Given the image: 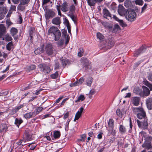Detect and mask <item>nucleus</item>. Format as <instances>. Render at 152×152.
I'll return each instance as SVG.
<instances>
[{"label":"nucleus","instance_id":"obj_1","mask_svg":"<svg viewBox=\"0 0 152 152\" xmlns=\"http://www.w3.org/2000/svg\"><path fill=\"white\" fill-rule=\"evenodd\" d=\"M133 112L137 114V117L139 119H142L145 116V112L143 109L141 107H134L132 108Z\"/></svg>","mask_w":152,"mask_h":152},{"label":"nucleus","instance_id":"obj_2","mask_svg":"<svg viewBox=\"0 0 152 152\" xmlns=\"http://www.w3.org/2000/svg\"><path fill=\"white\" fill-rule=\"evenodd\" d=\"M136 16V13L134 11L130 10L129 11L126 18L129 21L132 22L135 20Z\"/></svg>","mask_w":152,"mask_h":152},{"label":"nucleus","instance_id":"obj_3","mask_svg":"<svg viewBox=\"0 0 152 152\" xmlns=\"http://www.w3.org/2000/svg\"><path fill=\"white\" fill-rule=\"evenodd\" d=\"M144 120L143 121L141 122L139 120H137V121L139 127H141L143 129H146L148 126V123L147 122V119L146 116L144 117L143 118Z\"/></svg>","mask_w":152,"mask_h":152},{"label":"nucleus","instance_id":"obj_4","mask_svg":"<svg viewBox=\"0 0 152 152\" xmlns=\"http://www.w3.org/2000/svg\"><path fill=\"white\" fill-rule=\"evenodd\" d=\"M75 10V7L73 5H71L70 6L69 8V11L67 13V15L73 21L74 23H75L76 22V17H75L74 14H73V12Z\"/></svg>","mask_w":152,"mask_h":152},{"label":"nucleus","instance_id":"obj_5","mask_svg":"<svg viewBox=\"0 0 152 152\" xmlns=\"http://www.w3.org/2000/svg\"><path fill=\"white\" fill-rule=\"evenodd\" d=\"M75 10V7L73 5H71L70 6L69 8V11L67 13V15L73 21L74 23H75L76 22V17H75L74 14H73V12Z\"/></svg>","mask_w":152,"mask_h":152},{"label":"nucleus","instance_id":"obj_6","mask_svg":"<svg viewBox=\"0 0 152 152\" xmlns=\"http://www.w3.org/2000/svg\"><path fill=\"white\" fill-rule=\"evenodd\" d=\"M115 43V41L113 38H109L106 40L105 47L107 49L110 48L114 45Z\"/></svg>","mask_w":152,"mask_h":152},{"label":"nucleus","instance_id":"obj_7","mask_svg":"<svg viewBox=\"0 0 152 152\" xmlns=\"http://www.w3.org/2000/svg\"><path fill=\"white\" fill-rule=\"evenodd\" d=\"M143 91L140 94V96L142 97H145L149 95L150 91L149 89L145 86H142Z\"/></svg>","mask_w":152,"mask_h":152},{"label":"nucleus","instance_id":"obj_8","mask_svg":"<svg viewBox=\"0 0 152 152\" xmlns=\"http://www.w3.org/2000/svg\"><path fill=\"white\" fill-rule=\"evenodd\" d=\"M60 8L62 11L66 12L69 10L70 7L69 4L65 1L61 5H60Z\"/></svg>","mask_w":152,"mask_h":152},{"label":"nucleus","instance_id":"obj_9","mask_svg":"<svg viewBox=\"0 0 152 152\" xmlns=\"http://www.w3.org/2000/svg\"><path fill=\"white\" fill-rule=\"evenodd\" d=\"M7 10L6 8L2 6H0V19L4 18L5 15L7 13Z\"/></svg>","mask_w":152,"mask_h":152},{"label":"nucleus","instance_id":"obj_10","mask_svg":"<svg viewBox=\"0 0 152 152\" xmlns=\"http://www.w3.org/2000/svg\"><path fill=\"white\" fill-rule=\"evenodd\" d=\"M42 6L46 13L45 17L46 19V21H47V20H48V15L47 14V13L48 12V7L47 6L48 0H42ZM46 22L47 23V21H46Z\"/></svg>","mask_w":152,"mask_h":152},{"label":"nucleus","instance_id":"obj_11","mask_svg":"<svg viewBox=\"0 0 152 152\" xmlns=\"http://www.w3.org/2000/svg\"><path fill=\"white\" fill-rule=\"evenodd\" d=\"M118 12L120 15L123 16L126 14V11L122 5H119L118 7Z\"/></svg>","mask_w":152,"mask_h":152},{"label":"nucleus","instance_id":"obj_12","mask_svg":"<svg viewBox=\"0 0 152 152\" xmlns=\"http://www.w3.org/2000/svg\"><path fill=\"white\" fill-rule=\"evenodd\" d=\"M84 110V108L82 107H80L79 110L76 113L75 116L74 120V121H75L76 120H78L81 116L82 113Z\"/></svg>","mask_w":152,"mask_h":152},{"label":"nucleus","instance_id":"obj_13","mask_svg":"<svg viewBox=\"0 0 152 152\" xmlns=\"http://www.w3.org/2000/svg\"><path fill=\"white\" fill-rule=\"evenodd\" d=\"M102 14L103 17L105 18L109 19V18L111 17L110 12L106 8H104L103 9Z\"/></svg>","mask_w":152,"mask_h":152},{"label":"nucleus","instance_id":"obj_14","mask_svg":"<svg viewBox=\"0 0 152 152\" xmlns=\"http://www.w3.org/2000/svg\"><path fill=\"white\" fill-rule=\"evenodd\" d=\"M146 104L149 110L152 109V98H148L145 100Z\"/></svg>","mask_w":152,"mask_h":152},{"label":"nucleus","instance_id":"obj_15","mask_svg":"<svg viewBox=\"0 0 152 152\" xmlns=\"http://www.w3.org/2000/svg\"><path fill=\"white\" fill-rule=\"evenodd\" d=\"M61 34L60 31L58 29L55 33L53 34V39L55 41L58 40L60 38Z\"/></svg>","mask_w":152,"mask_h":152},{"label":"nucleus","instance_id":"obj_16","mask_svg":"<svg viewBox=\"0 0 152 152\" xmlns=\"http://www.w3.org/2000/svg\"><path fill=\"white\" fill-rule=\"evenodd\" d=\"M52 23L54 25H59L61 23L60 18L57 17L53 19L52 20Z\"/></svg>","mask_w":152,"mask_h":152},{"label":"nucleus","instance_id":"obj_17","mask_svg":"<svg viewBox=\"0 0 152 152\" xmlns=\"http://www.w3.org/2000/svg\"><path fill=\"white\" fill-rule=\"evenodd\" d=\"M58 29L57 27L52 26L50 27L49 30H48V34H54L57 31Z\"/></svg>","mask_w":152,"mask_h":152},{"label":"nucleus","instance_id":"obj_18","mask_svg":"<svg viewBox=\"0 0 152 152\" xmlns=\"http://www.w3.org/2000/svg\"><path fill=\"white\" fill-rule=\"evenodd\" d=\"M84 81V79L83 77L80 78L78 80L76 81L74 83L71 84L70 85L71 87L77 86L81 84Z\"/></svg>","mask_w":152,"mask_h":152},{"label":"nucleus","instance_id":"obj_19","mask_svg":"<svg viewBox=\"0 0 152 152\" xmlns=\"http://www.w3.org/2000/svg\"><path fill=\"white\" fill-rule=\"evenodd\" d=\"M8 129L7 126L5 124H1L0 125V132H6Z\"/></svg>","mask_w":152,"mask_h":152},{"label":"nucleus","instance_id":"obj_20","mask_svg":"<svg viewBox=\"0 0 152 152\" xmlns=\"http://www.w3.org/2000/svg\"><path fill=\"white\" fill-rule=\"evenodd\" d=\"M35 116V115L33 112H29L23 115V116L26 119H29Z\"/></svg>","mask_w":152,"mask_h":152},{"label":"nucleus","instance_id":"obj_21","mask_svg":"<svg viewBox=\"0 0 152 152\" xmlns=\"http://www.w3.org/2000/svg\"><path fill=\"white\" fill-rule=\"evenodd\" d=\"M38 67L41 71L44 72H46V73H48V72H47V67L46 64H40L38 65Z\"/></svg>","mask_w":152,"mask_h":152},{"label":"nucleus","instance_id":"obj_22","mask_svg":"<svg viewBox=\"0 0 152 152\" xmlns=\"http://www.w3.org/2000/svg\"><path fill=\"white\" fill-rule=\"evenodd\" d=\"M140 101V98L139 97H134L132 101V104L135 106L138 105Z\"/></svg>","mask_w":152,"mask_h":152},{"label":"nucleus","instance_id":"obj_23","mask_svg":"<svg viewBox=\"0 0 152 152\" xmlns=\"http://www.w3.org/2000/svg\"><path fill=\"white\" fill-rule=\"evenodd\" d=\"M2 39L5 40L6 41L9 42L11 41L12 39V38L8 34H7L3 36Z\"/></svg>","mask_w":152,"mask_h":152},{"label":"nucleus","instance_id":"obj_24","mask_svg":"<svg viewBox=\"0 0 152 152\" xmlns=\"http://www.w3.org/2000/svg\"><path fill=\"white\" fill-rule=\"evenodd\" d=\"M119 132L122 134H125L126 132L125 127L123 125H120L119 129Z\"/></svg>","mask_w":152,"mask_h":152},{"label":"nucleus","instance_id":"obj_25","mask_svg":"<svg viewBox=\"0 0 152 152\" xmlns=\"http://www.w3.org/2000/svg\"><path fill=\"white\" fill-rule=\"evenodd\" d=\"M145 47L143 46H142L136 51L135 53V56H137L140 54L143 53L145 51Z\"/></svg>","mask_w":152,"mask_h":152},{"label":"nucleus","instance_id":"obj_26","mask_svg":"<svg viewBox=\"0 0 152 152\" xmlns=\"http://www.w3.org/2000/svg\"><path fill=\"white\" fill-rule=\"evenodd\" d=\"M25 4H23L21 3L20 2V3L18 5L17 7V9L18 10L20 11H23L25 10L26 6Z\"/></svg>","mask_w":152,"mask_h":152},{"label":"nucleus","instance_id":"obj_27","mask_svg":"<svg viewBox=\"0 0 152 152\" xmlns=\"http://www.w3.org/2000/svg\"><path fill=\"white\" fill-rule=\"evenodd\" d=\"M6 28L3 24L0 25V37H1L3 34L5 32Z\"/></svg>","mask_w":152,"mask_h":152},{"label":"nucleus","instance_id":"obj_28","mask_svg":"<svg viewBox=\"0 0 152 152\" xmlns=\"http://www.w3.org/2000/svg\"><path fill=\"white\" fill-rule=\"evenodd\" d=\"M10 32L12 36L13 37L17 34L18 32V30L16 28L12 27L10 29Z\"/></svg>","mask_w":152,"mask_h":152},{"label":"nucleus","instance_id":"obj_29","mask_svg":"<svg viewBox=\"0 0 152 152\" xmlns=\"http://www.w3.org/2000/svg\"><path fill=\"white\" fill-rule=\"evenodd\" d=\"M43 48L41 47L40 48H38L35 50L34 51V53L36 54H38L43 53Z\"/></svg>","mask_w":152,"mask_h":152},{"label":"nucleus","instance_id":"obj_30","mask_svg":"<svg viewBox=\"0 0 152 152\" xmlns=\"http://www.w3.org/2000/svg\"><path fill=\"white\" fill-rule=\"evenodd\" d=\"M13 46V43L12 42H9L6 46L7 49L9 51L11 50Z\"/></svg>","mask_w":152,"mask_h":152},{"label":"nucleus","instance_id":"obj_31","mask_svg":"<svg viewBox=\"0 0 152 152\" xmlns=\"http://www.w3.org/2000/svg\"><path fill=\"white\" fill-rule=\"evenodd\" d=\"M53 53L52 45L50 44H48V55H51Z\"/></svg>","mask_w":152,"mask_h":152},{"label":"nucleus","instance_id":"obj_32","mask_svg":"<svg viewBox=\"0 0 152 152\" xmlns=\"http://www.w3.org/2000/svg\"><path fill=\"white\" fill-rule=\"evenodd\" d=\"M85 99L84 95L81 94L78 97L77 100L75 101V102H82Z\"/></svg>","mask_w":152,"mask_h":152},{"label":"nucleus","instance_id":"obj_33","mask_svg":"<svg viewBox=\"0 0 152 152\" xmlns=\"http://www.w3.org/2000/svg\"><path fill=\"white\" fill-rule=\"evenodd\" d=\"M132 3L129 0H126L124 2V5L126 8H129L131 5Z\"/></svg>","mask_w":152,"mask_h":152},{"label":"nucleus","instance_id":"obj_34","mask_svg":"<svg viewBox=\"0 0 152 152\" xmlns=\"http://www.w3.org/2000/svg\"><path fill=\"white\" fill-rule=\"evenodd\" d=\"M23 122V120L22 119L17 118L15 119V123L19 127V126Z\"/></svg>","mask_w":152,"mask_h":152},{"label":"nucleus","instance_id":"obj_35","mask_svg":"<svg viewBox=\"0 0 152 152\" xmlns=\"http://www.w3.org/2000/svg\"><path fill=\"white\" fill-rule=\"evenodd\" d=\"M142 147H145L147 149H149L151 147V143L148 142L144 143L142 145Z\"/></svg>","mask_w":152,"mask_h":152},{"label":"nucleus","instance_id":"obj_36","mask_svg":"<svg viewBox=\"0 0 152 152\" xmlns=\"http://www.w3.org/2000/svg\"><path fill=\"white\" fill-rule=\"evenodd\" d=\"M42 107H39L37 108L33 112L34 113L36 116L39 114L42 110Z\"/></svg>","mask_w":152,"mask_h":152},{"label":"nucleus","instance_id":"obj_37","mask_svg":"<svg viewBox=\"0 0 152 152\" xmlns=\"http://www.w3.org/2000/svg\"><path fill=\"white\" fill-rule=\"evenodd\" d=\"M120 30V28L119 25L116 24L114 26L113 31L114 33H116L118 32Z\"/></svg>","mask_w":152,"mask_h":152},{"label":"nucleus","instance_id":"obj_38","mask_svg":"<svg viewBox=\"0 0 152 152\" xmlns=\"http://www.w3.org/2000/svg\"><path fill=\"white\" fill-rule=\"evenodd\" d=\"M96 37L97 38L99 39L100 40H102L104 38V36L99 32H98L97 33Z\"/></svg>","mask_w":152,"mask_h":152},{"label":"nucleus","instance_id":"obj_39","mask_svg":"<svg viewBox=\"0 0 152 152\" xmlns=\"http://www.w3.org/2000/svg\"><path fill=\"white\" fill-rule=\"evenodd\" d=\"M55 15V13L53 11L51 10H48V18H52Z\"/></svg>","mask_w":152,"mask_h":152},{"label":"nucleus","instance_id":"obj_40","mask_svg":"<svg viewBox=\"0 0 152 152\" xmlns=\"http://www.w3.org/2000/svg\"><path fill=\"white\" fill-rule=\"evenodd\" d=\"M93 79L91 77H89L86 80L87 85L89 86H91V84L92 82Z\"/></svg>","mask_w":152,"mask_h":152},{"label":"nucleus","instance_id":"obj_41","mask_svg":"<svg viewBox=\"0 0 152 152\" xmlns=\"http://www.w3.org/2000/svg\"><path fill=\"white\" fill-rule=\"evenodd\" d=\"M86 137V135L83 134L81 135L80 138L78 139L77 141L78 142H84L85 141V139Z\"/></svg>","mask_w":152,"mask_h":152},{"label":"nucleus","instance_id":"obj_42","mask_svg":"<svg viewBox=\"0 0 152 152\" xmlns=\"http://www.w3.org/2000/svg\"><path fill=\"white\" fill-rule=\"evenodd\" d=\"M54 137L55 138H59L60 136V133L59 131L55 132L54 133Z\"/></svg>","mask_w":152,"mask_h":152},{"label":"nucleus","instance_id":"obj_43","mask_svg":"<svg viewBox=\"0 0 152 152\" xmlns=\"http://www.w3.org/2000/svg\"><path fill=\"white\" fill-rule=\"evenodd\" d=\"M135 4L136 5L142 6L143 4V1L142 0H135L134 1Z\"/></svg>","mask_w":152,"mask_h":152},{"label":"nucleus","instance_id":"obj_44","mask_svg":"<svg viewBox=\"0 0 152 152\" xmlns=\"http://www.w3.org/2000/svg\"><path fill=\"white\" fill-rule=\"evenodd\" d=\"M96 1L95 0H87V2L90 6H93L96 3Z\"/></svg>","mask_w":152,"mask_h":152},{"label":"nucleus","instance_id":"obj_45","mask_svg":"<svg viewBox=\"0 0 152 152\" xmlns=\"http://www.w3.org/2000/svg\"><path fill=\"white\" fill-rule=\"evenodd\" d=\"M144 84L150 88L151 91L152 90V84H150L147 81H145Z\"/></svg>","mask_w":152,"mask_h":152},{"label":"nucleus","instance_id":"obj_46","mask_svg":"<svg viewBox=\"0 0 152 152\" xmlns=\"http://www.w3.org/2000/svg\"><path fill=\"white\" fill-rule=\"evenodd\" d=\"M61 62L63 66H65L69 63V61L67 59L65 58L61 60Z\"/></svg>","mask_w":152,"mask_h":152},{"label":"nucleus","instance_id":"obj_47","mask_svg":"<svg viewBox=\"0 0 152 152\" xmlns=\"http://www.w3.org/2000/svg\"><path fill=\"white\" fill-rule=\"evenodd\" d=\"M116 114L119 117L122 118L123 116V113L121 112L119 109H117L116 111Z\"/></svg>","mask_w":152,"mask_h":152},{"label":"nucleus","instance_id":"obj_48","mask_svg":"<svg viewBox=\"0 0 152 152\" xmlns=\"http://www.w3.org/2000/svg\"><path fill=\"white\" fill-rule=\"evenodd\" d=\"M114 121L112 119H110L108 122V125L110 127L113 128L114 126Z\"/></svg>","mask_w":152,"mask_h":152},{"label":"nucleus","instance_id":"obj_49","mask_svg":"<svg viewBox=\"0 0 152 152\" xmlns=\"http://www.w3.org/2000/svg\"><path fill=\"white\" fill-rule=\"evenodd\" d=\"M63 23L65 25L66 27H69V26H70L69 20L67 19L66 18H65L64 19Z\"/></svg>","mask_w":152,"mask_h":152},{"label":"nucleus","instance_id":"obj_50","mask_svg":"<svg viewBox=\"0 0 152 152\" xmlns=\"http://www.w3.org/2000/svg\"><path fill=\"white\" fill-rule=\"evenodd\" d=\"M36 66L34 65H31L27 67V68L29 70H31L35 69Z\"/></svg>","mask_w":152,"mask_h":152},{"label":"nucleus","instance_id":"obj_51","mask_svg":"<svg viewBox=\"0 0 152 152\" xmlns=\"http://www.w3.org/2000/svg\"><path fill=\"white\" fill-rule=\"evenodd\" d=\"M95 93V91L94 89H91L89 93V97L90 99H91L92 97V95H93Z\"/></svg>","mask_w":152,"mask_h":152},{"label":"nucleus","instance_id":"obj_52","mask_svg":"<svg viewBox=\"0 0 152 152\" xmlns=\"http://www.w3.org/2000/svg\"><path fill=\"white\" fill-rule=\"evenodd\" d=\"M34 29L33 27L30 28L29 30V34L30 36L32 37L33 35V33L34 32Z\"/></svg>","mask_w":152,"mask_h":152},{"label":"nucleus","instance_id":"obj_53","mask_svg":"<svg viewBox=\"0 0 152 152\" xmlns=\"http://www.w3.org/2000/svg\"><path fill=\"white\" fill-rule=\"evenodd\" d=\"M69 98H66L64 99L62 102H61V103L59 104V107H62L64 104L65 102Z\"/></svg>","mask_w":152,"mask_h":152},{"label":"nucleus","instance_id":"obj_54","mask_svg":"<svg viewBox=\"0 0 152 152\" xmlns=\"http://www.w3.org/2000/svg\"><path fill=\"white\" fill-rule=\"evenodd\" d=\"M120 25L123 27H124L126 26V25L124 22L123 20H120L118 21Z\"/></svg>","mask_w":152,"mask_h":152},{"label":"nucleus","instance_id":"obj_55","mask_svg":"<svg viewBox=\"0 0 152 152\" xmlns=\"http://www.w3.org/2000/svg\"><path fill=\"white\" fill-rule=\"evenodd\" d=\"M58 74L57 72H56L53 74H52L51 75V77L53 79H55L58 76Z\"/></svg>","mask_w":152,"mask_h":152},{"label":"nucleus","instance_id":"obj_56","mask_svg":"<svg viewBox=\"0 0 152 152\" xmlns=\"http://www.w3.org/2000/svg\"><path fill=\"white\" fill-rule=\"evenodd\" d=\"M80 51L78 52L77 55L78 56L81 57L83 56V53L84 52V50L82 48H80Z\"/></svg>","mask_w":152,"mask_h":152},{"label":"nucleus","instance_id":"obj_57","mask_svg":"<svg viewBox=\"0 0 152 152\" xmlns=\"http://www.w3.org/2000/svg\"><path fill=\"white\" fill-rule=\"evenodd\" d=\"M56 9L58 12V15L61 16V10H61V9L60 8V4H59V5H57L56 6Z\"/></svg>","mask_w":152,"mask_h":152},{"label":"nucleus","instance_id":"obj_58","mask_svg":"<svg viewBox=\"0 0 152 152\" xmlns=\"http://www.w3.org/2000/svg\"><path fill=\"white\" fill-rule=\"evenodd\" d=\"M23 105L21 104L18 106V107H15V112H14V113H16V112H18L19 110H20L21 108H22L23 107Z\"/></svg>","mask_w":152,"mask_h":152},{"label":"nucleus","instance_id":"obj_59","mask_svg":"<svg viewBox=\"0 0 152 152\" xmlns=\"http://www.w3.org/2000/svg\"><path fill=\"white\" fill-rule=\"evenodd\" d=\"M64 97L63 96L59 97L58 99L56 100L55 104H57L59 103Z\"/></svg>","mask_w":152,"mask_h":152},{"label":"nucleus","instance_id":"obj_60","mask_svg":"<svg viewBox=\"0 0 152 152\" xmlns=\"http://www.w3.org/2000/svg\"><path fill=\"white\" fill-rule=\"evenodd\" d=\"M29 1L30 0H20V2L23 4H27Z\"/></svg>","mask_w":152,"mask_h":152},{"label":"nucleus","instance_id":"obj_61","mask_svg":"<svg viewBox=\"0 0 152 152\" xmlns=\"http://www.w3.org/2000/svg\"><path fill=\"white\" fill-rule=\"evenodd\" d=\"M148 4L145 3L144 6L142 8L141 12H143L147 8Z\"/></svg>","mask_w":152,"mask_h":152},{"label":"nucleus","instance_id":"obj_62","mask_svg":"<svg viewBox=\"0 0 152 152\" xmlns=\"http://www.w3.org/2000/svg\"><path fill=\"white\" fill-rule=\"evenodd\" d=\"M70 121L69 120H68L67 122L66 123L65 129L66 130H68V126L69 122Z\"/></svg>","mask_w":152,"mask_h":152},{"label":"nucleus","instance_id":"obj_63","mask_svg":"<svg viewBox=\"0 0 152 152\" xmlns=\"http://www.w3.org/2000/svg\"><path fill=\"white\" fill-rule=\"evenodd\" d=\"M18 17H19V22L18 23L19 24H21L23 20L22 19V18L21 17V15L20 14L19 15Z\"/></svg>","mask_w":152,"mask_h":152},{"label":"nucleus","instance_id":"obj_64","mask_svg":"<svg viewBox=\"0 0 152 152\" xmlns=\"http://www.w3.org/2000/svg\"><path fill=\"white\" fill-rule=\"evenodd\" d=\"M6 24L7 26H9L12 24V23L11 22L9 19H7L6 20Z\"/></svg>","mask_w":152,"mask_h":152}]
</instances>
